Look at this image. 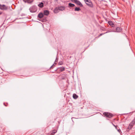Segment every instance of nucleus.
Segmentation results:
<instances>
[{
  "label": "nucleus",
  "mask_w": 135,
  "mask_h": 135,
  "mask_svg": "<svg viewBox=\"0 0 135 135\" xmlns=\"http://www.w3.org/2000/svg\"><path fill=\"white\" fill-rule=\"evenodd\" d=\"M103 115L109 118H111L114 115L112 113L108 112H104L103 113Z\"/></svg>",
  "instance_id": "nucleus-1"
},
{
  "label": "nucleus",
  "mask_w": 135,
  "mask_h": 135,
  "mask_svg": "<svg viewBox=\"0 0 135 135\" xmlns=\"http://www.w3.org/2000/svg\"><path fill=\"white\" fill-rule=\"evenodd\" d=\"M71 1L72 2L75 3L80 7H82L83 6V5L79 1L77 0H71Z\"/></svg>",
  "instance_id": "nucleus-2"
},
{
  "label": "nucleus",
  "mask_w": 135,
  "mask_h": 135,
  "mask_svg": "<svg viewBox=\"0 0 135 135\" xmlns=\"http://www.w3.org/2000/svg\"><path fill=\"white\" fill-rule=\"evenodd\" d=\"M135 123V118L133 120L132 122L130 123L128 126L129 128H132Z\"/></svg>",
  "instance_id": "nucleus-3"
},
{
  "label": "nucleus",
  "mask_w": 135,
  "mask_h": 135,
  "mask_svg": "<svg viewBox=\"0 0 135 135\" xmlns=\"http://www.w3.org/2000/svg\"><path fill=\"white\" fill-rule=\"evenodd\" d=\"M8 9V7L4 4L1 5L0 4V9L2 10H6Z\"/></svg>",
  "instance_id": "nucleus-4"
},
{
  "label": "nucleus",
  "mask_w": 135,
  "mask_h": 135,
  "mask_svg": "<svg viewBox=\"0 0 135 135\" xmlns=\"http://www.w3.org/2000/svg\"><path fill=\"white\" fill-rule=\"evenodd\" d=\"M85 2L86 4L89 7L91 8H93V4L90 0H89L88 2Z\"/></svg>",
  "instance_id": "nucleus-5"
},
{
  "label": "nucleus",
  "mask_w": 135,
  "mask_h": 135,
  "mask_svg": "<svg viewBox=\"0 0 135 135\" xmlns=\"http://www.w3.org/2000/svg\"><path fill=\"white\" fill-rule=\"evenodd\" d=\"M44 16V14L43 13H39L37 16V17L38 18H42Z\"/></svg>",
  "instance_id": "nucleus-6"
},
{
  "label": "nucleus",
  "mask_w": 135,
  "mask_h": 135,
  "mask_svg": "<svg viewBox=\"0 0 135 135\" xmlns=\"http://www.w3.org/2000/svg\"><path fill=\"white\" fill-rule=\"evenodd\" d=\"M23 1L26 3H32L33 0H23Z\"/></svg>",
  "instance_id": "nucleus-7"
},
{
  "label": "nucleus",
  "mask_w": 135,
  "mask_h": 135,
  "mask_svg": "<svg viewBox=\"0 0 135 135\" xmlns=\"http://www.w3.org/2000/svg\"><path fill=\"white\" fill-rule=\"evenodd\" d=\"M49 13V12L48 11L44 10V14L45 15L47 16Z\"/></svg>",
  "instance_id": "nucleus-8"
},
{
  "label": "nucleus",
  "mask_w": 135,
  "mask_h": 135,
  "mask_svg": "<svg viewBox=\"0 0 135 135\" xmlns=\"http://www.w3.org/2000/svg\"><path fill=\"white\" fill-rule=\"evenodd\" d=\"M122 30V28L120 27H118L116 28V31L117 32H120Z\"/></svg>",
  "instance_id": "nucleus-9"
},
{
  "label": "nucleus",
  "mask_w": 135,
  "mask_h": 135,
  "mask_svg": "<svg viewBox=\"0 0 135 135\" xmlns=\"http://www.w3.org/2000/svg\"><path fill=\"white\" fill-rule=\"evenodd\" d=\"M65 68L64 67H61L59 68V70L60 71L62 72L64 71L65 70Z\"/></svg>",
  "instance_id": "nucleus-10"
},
{
  "label": "nucleus",
  "mask_w": 135,
  "mask_h": 135,
  "mask_svg": "<svg viewBox=\"0 0 135 135\" xmlns=\"http://www.w3.org/2000/svg\"><path fill=\"white\" fill-rule=\"evenodd\" d=\"M108 23L109 25L112 27H113L114 26V24L113 22L111 21H109L108 22Z\"/></svg>",
  "instance_id": "nucleus-11"
},
{
  "label": "nucleus",
  "mask_w": 135,
  "mask_h": 135,
  "mask_svg": "<svg viewBox=\"0 0 135 135\" xmlns=\"http://www.w3.org/2000/svg\"><path fill=\"white\" fill-rule=\"evenodd\" d=\"M59 8H56L54 9V12L55 13H57L59 12Z\"/></svg>",
  "instance_id": "nucleus-12"
},
{
  "label": "nucleus",
  "mask_w": 135,
  "mask_h": 135,
  "mask_svg": "<svg viewBox=\"0 0 135 135\" xmlns=\"http://www.w3.org/2000/svg\"><path fill=\"white\" fill-rule=\"evenodd\" d=\"M57 131L56 130H52L51 133V135H54V134L57 132Z\"/></svg>",
  "instance_id": "nucleus-13"
},
{
  "label": "nucleus",
  "mask_w": 135,
  "mask_h": 135,
  "mask_svg": "<svg viewBox=\"0 0 135 135\" xmlns=\"http://www.w3.org/2000/svg\"><path fill=\"white\" fill-rule=\"evenodd\" d=\"M73 98L75 99H77L78 97V96L75 94H73Z\"/></svg>",
  "instance_id": "nucleus-14"
},
{
  "label": "nucleus",
  "mask_w": 135,
  "mask_h": 135,
  "mask_svg": "<svg viewBox=\"0 0 135 135\" xmlns=\"http://www.w3.org/2000/svg\"><path fill=\"white\" fill-rule=\"evenodd\" d=\"M38 6L40 8H42L44 6V3L42 2H41L38 4Z\"/></svg>",
  "instance_id": "nucleus-15"
},
{
  "label": "nucleus",
  "mask_w": 135,
  "mask_h": 135,
  "mask_svg": "<svg viewBox=\"0 0 135 135\" xmlns=\"http://www.w3.org/2000/svg\"><path fill=\"white\" fill-rule=\"evenodd\" d=\"M59 9L60 11H63L65 9L64 7L61 6L59 7Z\"/></svg>",
  "instance_id": "nucleus-16"
},
{
  "label": "nucleus",
  "mask_w": 135,
  "mask_h": 135,
  "mask_svg": "<svg viewBox=\"0 0 135 135\" xmlns=\"http://www.w3.org/2000/svg\"><path fill=\"white\" fill-rule=\"evenodd\" d=\"M69 7H74L75 6L74 4L71 3H69Z\"/></svg>",
  "instance_id": "nucleus-17"
},
{
  "label": "nucleus",
  "mask_w": 135,
  "mask_h": 135,
  "mask_svg": "<svg viewBox=\"0 0 135 135\" xmlns=\"http://www.w3.org/2000/svg\"><path fill=\"white\" fill-rule=\"evenodd\" d=\"M80 10L79 7H76L75 9V11H79Z\"/></svg>",
  "instance_id": "nucleus-18"
},
{
  "label": "nucleus",
  "mask_w": 135,
  "mask_h": 135,
  "mask_svg": "<svg viewBox=\"0 0 135 135\" xmlns=\"http://www.w3.org/2000/svg\"><path fill=\"white\" fill-rule=\"evenodd\" d=\"M117 131H118L119 133H120V132H121V130H120V129H117Z\"/></svg>",
  "instance_id": "nucleus-19"
},
{
  "label": "nucleus",
  "mask_w": 135,
  "mask_h": 135,
  "mask_svg": "<svg viewBox=\"0 0 135 135\" xmlns=\"http://www.w3.org/2000/svg\"><path fill=\"white\" fill-rule=\"evenodd\" d=\"M115 127V128L116 129H117H117H118V126L117 125Z\"/></svg>",
  "instance_id": "nucleus-20"
},
{
  "label": "nucleus",
  "mask_w": 135,
  "mask_h": 135,
  "mask_svg": "<svg viewBox=\"0 0 135 135\" xmlns=\"http://www.w3.org/2000/svg\"><path fill=\"white\" fill-rule=\"evenodd\" d=\"M103 34H104V33H101V34H100L99 35V37H100V36H101L102 35H103Z\"/></svg>",
  "instance_id": "nucleus-21"
},
{
  "label": "nucleus",
  "mask_w": 135,
  "mask_h": 135,
  "mask_svg": "<svg viewBox=\"0 0 135 135\" xmlns=\"http://www.w3.org/2000/svg\"><path fill=\"white\" fill-rule=\"evenodd\" d=\"M53 65L50 68V69H52L53 68Z\"/></svg>",
  "instance_id": "nucleus-22"
},
{
  "label": "nucleus",
  "mask_w": 135,
  "mask_h": 135,
  "mask_svg": "<svg viewBox=\"0 0 135 135\" xmlns=\"http://www.w3.org/2000/svg\"><path fill=\"white\" fill-rule=\"evenodd\" d=\"M84 0L85 2H88V1H89L88 0Z\"/></svg>",
  "instance_id": "nucleus-23"
},
{
  "label": "nucleus",
  "mask_w": 135,
  "mask_h": 135,
  "mask_svg": "<svg viewBox=\"0 0 135 135\" xmlns=\"http://www.w3.org/2000/svg\"><path fill=\"white\" fill-rule=\"evenodd\" d=\"M112 124L114 127H115L116 126H115L114 125L113 123H112Z\"/></svg>",
  "instance_id": "nucleus-24"
},
{
  "label": "nucleus",
  "mask_w": 135,
  "mask_h": 135,
  "mask_svg": "<svg viewBox=\"0 0 135 135\" xmlns=\"http://www.w3.org/2000/svg\"><path fill=\"white\" fill-rule=\"evenodd\" d=\"M60 64V65H62V63H61V64Z\"/></svg>",
  "instance_id": "nucleus-25"
}]
</instances>
